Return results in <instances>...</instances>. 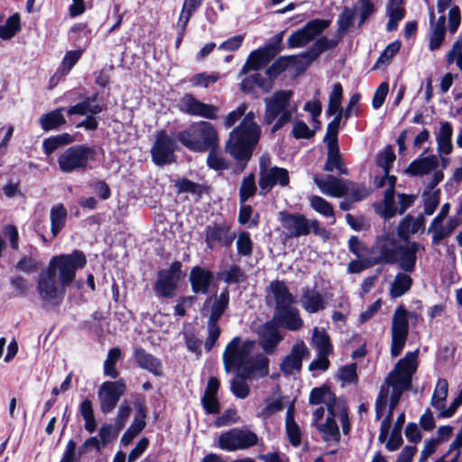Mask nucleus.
Segmentation results:
<instances>
[{"label":"nucleus","mask_w":462,"mask_h":462,"mask_svg":"<svg viewBox=\"0 0 462 462\" xmlns=\"http://www.w3.org/2000/svg\"><path fill=\"white\" fill-rule=\"evenodd\" d=\"M312 342L316 346L318 353L333 354L334 348L329 335L324 330L314 328L312 333Z\"/></svg>","instance_id":"a19ab883"},{"label":"nucleus","mask_w":462,"mask_h":462,"mask_svg":"<svg viewBox=\"0 0 462 462\" xmlns=\"http://www.w3.org/2000/svg\"><path fill=\"white\" fill-rule=\"evenodd\" d=\"M331 393H334L331 391V388L327 383H324L319 387H314L309 396V403L310 405H319L324 402L326 396L328 397V400H331Z\"/></svg>","instance_id":"4d7b16f0"},{"label":"nucleus","mask_w":462,"mask_h":462,"mask_svg":"<svg viewBox=\"0 0 462 462\" xmlns=\"http://www.w3.org/2000/svg\"><path fill=\"white\" fill-rule=\"evenodd\" d=\"M317 429L319 432H322L324 434L323 439L325 441L328 440V436L337 442H339L340 432L335 419L327 418L326 422L324 424L317 425Z\"/></svg>","instance_id":"5fc2aeb1"},{"label":"nucleus","mask_w":462,"mask_h":462,"mask_svg":"<svg viewBox=\"0 0 462 462\" xmlns=\"http://www.w3.org/2000/svg\"><path fill=\"white\" fill-rule=\"evenodd\" d=\"M236 237V232L231 230V226L226 221L213 222L205 227V243L210 250L217 246L229 248Z\"/></svg>","instance_id":"9b49d317"},{"label":"nucleus","mask_w":462,"mask_h":462,"mask_svg":"<svg viewBox=\"0 0 462 462\" xmlns=\"http://www.w3.org/2000/svg\"><path fill=\"white\" fill-rule=\"evenodd\" d=\"M174 187L178 193L189 192L201 197L203 193L208 192V188L206 185L196 183L187 178H180L175 180Z\"/></svg>","instance_id":"37998d69"},{"label":"nucleus","mask_w":462,"mask_h":462,"mask_svg":"<svg viewBox=\"0 0 462 462\" xmlns=\"http://www.w3.org/2000/svg\"><path fill=\"white\" fill-rule=\"evenodd\" d=\"M417 320L419 315L415 311L407 310L402 304L398 306L393 313L391 328V356H399L406 344L409 336V320Z\"/></svg>","instance_id":"0eeeda50"},{"label":"nucleus","mask_w":462,"mask_h":462,"mask_svg":"<svg viewBox=\"0 0 462 462\" xmlns=\"http://www.w3.org/2000/svg\"><path fill=\"white\" fill-rule=\"evenodd\" d=\"M279 324L276 323V317L271 320L264 322L261 328L259 334V344L263 350L271 355L274 353L278 345L283 339L282 334L279 332Z\"/></svg>","instance_id":"a211bd4d"},{"label":"nucleus","mask_w":462,"mask_h":462,"mask_svg":"<svg viewBox=\"0 0 462 462\" xmlns=\"http://www.w3.org/2000/svg\"><path fill=\"white\" fill-rule=\"evenodd\" d=\"M343 116L340 114L336 115L334 118L328 124L327 132L323 142L327 144H338V131Z\"/></svg>","instance_id":"864d4df0"},{"label":"nucleus","mask_w":462,"mask_h":462,"mask_svg":"<svg viewBox=\"0 0 462 462\" xmlns=\"http://www.w3.org/2000/svg\"><path fill=\"white\" fill-rule=\"evenodd\" d=\"M440 190L425 191L423 193V214L426 216L432 215L439 204Z\"/></svg>","instance_id":"052dcab7"},{"label":"nucleus","mask_w":462,"mask_h":462,"mask_svg":"<svg viewBox=\"0 0 462 462\" xmlns=\"http://www.w3.org/2000/svg\"><path fill=\"white\" fill-rule=\"evenodd\" d=\"M398 262L399 266L402 271L407 273H411L414 272L417 262V255L411 254L405 250H400Z\"/></svg>","instance_id":"338daca9"},{"label":"nucleus","mask_w":462,"mask_h":462,"mask_svg":"<svg viewBox=\"0 0 462 462\" xmlns=\"http://www.w3.org/2000/svg\"><path fill=\"white\" fill-rule=\"evenodd\" d=\"M317 186L325 193L336 198H341L347 194L346 188V180L327 175L326 180H315Z\"/></svg>","instance_id":"b1692460"},{"label":"nucleus","mask_w":462,"mask_h":462,"mask_svg":"<svg viewBox=\"0 0 462 462\" xmlns=\"http://www.w3.org/2000/svg\"><path fill=\"white\" fill-rule=\"evenodd\" d=\"M67 210L63 204H58L51 209V231L52 236L57 235L64 227L67 219Z\"/></svg>","instance_id":"4c0bfd02"},{"label":"nucleus","mask_w":462,"mask_h":462,"mask_svg":"<svg viewBox=\"0 0 462 462\" xmlns=\"http://www.w3.org/2000/svg\"><path fill=\"white\" fill-rule=\"evenodd\" d=\"M412 285V279L407 273H399L396 274L390 288L392 298H400L405 294Z\"/></svg>","instance_id":"58836bf2"},{"label":"nucleus","mask_w":462,"mask_h":462,"mask_svg":"<svg viewBox=\"0 0 462 462\" xmlns=\"http://www.w3.org/2000/svg\"><path fill=\"white\" fill-rule=\"evenodd\" d=\"M355 14V10H352L348 7L344 8L343 12L339 14L337 19V32L339 35L347 32L349 28L353 25Z\"/></svg>","instance_id":"0e129e2a"},{"label":"nucleus","mask_w":462,"mask_h":462,"mask_svg":"<svg viewBox=\"0 0 462 462\" xmlns=\"http://www.w3.org/2000/svg\"><path fill=\"white\" fill-rule=\"evenodd\" d=\"M243 371L251 377L256 371L265 376L269 373V359L263 354H258L254 359L251 357V362L244 367Z\"/></svg>","instance_id":"09e8293b"},{"label":"nucleus","mask_w":462,"mask_h":462,"mask_svg":"<svg viewBox=\"0 0 462 462\" xmlns=\"http://www.w3.org/2000/svg\"><path fill=\"white\" fill-rule=\"evenodd\" d=\"M208 337L206 338L204 346L207 352H210L216 346L220 334L221 328L217 323L207 322Z\"/></svg>","instance_id":"e2e57ef3"},{"label":"nucleus","mask_w":462,"mask_h":462,"mask_svg":"<svg viewBox=\"0 0 462 462\" xmlns=\"http://www.w3.org/2000/svg\"><path fill=\"white\" fill-rule=\"evenodd\" d=\"M257 192L255 184V176L253 172L248 173L242 180L239 189V202L245 203L249 199L253 198Z\"/></svg>","instance_id":"c03bdc74"},{"label":"nucleus","mask_w":462,"mask_h":462,"mask_svg":"<svg viewBox=\"0 0 462 462\" xmlns=\"http://www.w3.org/2000/svg\"><path fill=\"white\" fill-rule=\"evenodd\" d=\"M64 110L65 107L60 106L43 114L39 119V123L42 130L49 132L64 125L66 124V119L62 114Z\"/></svg>","instance_id":"cd10ccee"},{"label":"nucleus","mask_w":462,"mask_h":462,"mask_svg":"<svg viewBox=\"0 0 462 462\" xmlns=\"http://www.w3.org/2000/svg\"><path fill=\"white\" fill-rule=\"evenodd\" d=\"M176 139L193 152H205L219 147L218 134L212 123L199 121L176 134Z\"/></svg>","instance_id":"f03ea898"},{"label":"nucleus","mask_w":462,"mask_h":462,"mask_svg":"<svg viewBox=\"0 0 462 462\" xmlns=\"http://www.w3.org/2000/svg\"><path fill=\"white\" fill-rule=\"evenodd\" d=\"M258 436L252 430L231 429L219 436L218 447L223 450L246 449L258 444Z\"/></svg>","instance_id":"9d476101"},{"label":"nucleus","mask_w":462,"mask_h":462,"mask_svg":"<svg viewBox=\"0 0 462 462\" xmlns=\"http://www.w3.org/2000/svg\"><path fill=\"white\" fill-rule=\"evenodd\" d=\"M384 175L388 182V188L384 191L383 203L374 204V210L384 220H390L396 216L394 196L397 178L389 173L387 175L384 173Z\"/></svg>","instance_id":"6ab92c4d"},{"label":"nucleus","mask_w":462,"mask_h":462,"mask_svg":"<svg viewBox=\"0 0 462 462\" xmlns=\"http://www.w3.org/2000/svg\"><path fill=\"white\" fill-rule=\"evenodd\" d=\"M273 317H276V323L279 324V327L291 331H297L304 325L298 309L291 306L276 310Z\"/></svg>","instance_id":"412c9836"},{"label":"nucleus","mask_w":462,"mask_h":462,"mask_svg":"<svg viewBox=\"0 0 462 462\" xmlns=\"http://www.w3.org/2000/svg\"><path fill=\"white\" fill-rule=\"evenodd\" d=\"M125 390L126 384L123 380L104 382L98 391L101 411L105 414L111 412Z\"/></svg>","instance_id":"ddd939ff"},{"label":"nucleus","mask_w":462,"mask_h":462,"mask_svg":"<svg viewBox=\"0 0 462 462\" xmlns=\"http://www.w3.org/2000/svg\"><path fill=\"white\" fill-rule=\"evenodd\" d=\"M40 267L39 262L32 255H23L15 264V269L26 273H33Z\"/></svg>","instance_id":"774afa93"},{"label":"nucleus","mask_w":462,"mask_h":462,"mask_svg":"<svg viewBox=\"0 0 462 462\" xmlns=\"http://www.w3.org/2000/svg\"><path fill=\"white\" fill-rule=\"evenodd\" d=\"M96 155L97 151L94 146L72 145L58 157V165L63 173H71L77 171H85L89 161H94Z\"/></svg>","instance_id":"423d86ee"},{"label":"nucleus","mask_w":462,"mask_h":462,"mask_svg":"<svg viewBox=\"0 0 462 462\" xmlns=\"http://www.w3.org/2000/svg\"><path fill=\"white\" fill-rule=\"evenodd\" d=\"M327 145V161L323 166V171L331 172L334 170H337L340 174L348 175L349 171L344 163L338 144L332 145L328 143Z\"/></svg>","instance_id":"393cba45"},{"label":"nucleus","mask_w":462,"mask_h":462,"mask_svg":"<svg viewBox=\"0 0 462 462\" xmlns=\"http://www.w3.org/2000/svg\"><path fill=\"white\" fill-rule=\"evenodd\" d=\"M186 276L182 263L173 261L168 269L159 270L153 283V291L160 298L172 299L176 295L180 282Z\"/></svg>","instance_id":"6e6552de"},{"label":"nucleus","mask_w":462,"mask_h":462,"mask_svg":"<svg viewBox=\"0 0 462 462\" xmlns=\"http://www.w3.org/2000/svg\"><path fill=\"white\" fill-rule=\"evenodd\" d=\"M120 430L113 424H104L100 427L98 437L100 439L102 447H106L112 440L116 439Z\"/></svg>","instance_id":"69168bd1"},{"label":"nucleus","mask_w":462,"mask_h":462,"mask_svg":"<svg viewBox=\"0 0 462 462\" xmlns=\"http://www.w3.org/2000/svg\"><path fill=\"white\" fill-rule=\"evenodd\" d=\"M270 290L276 302L275 310L289 307L294 302V297L290 292L283 281H273L270 283Z\"/></svg>","instance_id":"a878e982"},{"label":"nucleus","mask_w":462,"mask_h":462,"mask_svg":"<svg viewBox=\"0 0 462 462\" xmlns=\"http://www.w3.org/2000/svg\"><path fill=\"white\" fill-rule=\"evenodd\" d=\"M214 297L215 300L210 308V314L208 321L218 324L221 317L229 306L230 296L228 287H226L217 297L216 294Z\"/></svg>","instance_id":"bb28decb"},{"label":"nucleus","mask_w":462,"mask_h":462,"mask_svg":"<svg viewBox=\"0 0 462 462\" xmlns=\"http://www.w3.org/2000/svg\"><path fill=\"white\" fill-rule=\"evenodd\" d=\"M402 395L397 394V393H392L389 400V409L385 418L383 420L380 427V433L378 436V441L380 443H384L389 435V430L391 428L393 411L398 405Z\"/></svg>","instance_id":"473e14b6"},{"label":"nucleus","mask_w":462,"mask_h":462,"mask_svg":"<svg viewBox=\"0 0 462 462\" xmlns=\"http://www.w3.org/2000/svg\"><path fill=\"white\" fill-rule=\"evenodd\" d=\"M178 108L186 115L199 116L208 120H216L219 110L217 106L204 103L196 98L191 93H185L180 98Z\"/></svg>","instance_id":"f8f14e48"},{"label":"nucleus","mask_w":462,"mask_h":462,"mask_svg":"<svg viewBox=\"0 0 462 462\" xmlns=\"http://www.w3.org/2000/svg\"><path fill=\"white\" fill-rule=\"evenodd\" d=\"M87 263L85 253L79 249L71 254L52 256L46 270L39 275L37 291L41 299L52 306H59L67 288L74 282L76 272L84 268Z\"/></svg>","instance_id":"f257e3e1"},{"label":"nucleus","mask_w":462,"mask_h":462,"mask_svg":"<svg viewBox=\"0 0 462 462\" xmlns=\"http://www.w3.org/2000/svg\"><path fill=\"white\" fill-rule=\"evenodd\" d=\"M279 216L288 238L309 236L312 231L314 235L321 237L324 241L329 239V231L321 226L318 219L310 220L303 214L290 213L286 210L281 211Z\"/></svg>","instance_id":"7ed1b4c3"},{"label":"nucleus","mask_w":462,"mask_h":462,"mask_svg":"<svg viewBox=\"0 0 462 462\" xmlns=\"http://www.w3.org/2000/svg\"><path fill=\"white\" fill-rule=\"evenodd\" d=\"M237 254L240 256H251L254 250V243L247 231H242L236 240Z\"/></svg>","instance_id":"13d9d810"},{"label":"nucleus","mask_w":462,"mask_h":462,"mask_svg":"<svg viewBox=\"0 0 462 462\" xmlns=\"http://www.w3.org/2000/svg\"><path fill=\"white\" fill-rule=\"evenodd\" d=\"M297 60V56H281L276 59L265 70V74L272 79H275L279 75L287 69V68L294 64Z\"/></svg>","instance_id":"e433bc0d"},{"label":"nucleus","mask_w":462,"mask_h":462,"mask_svg":"<svg viewBox=\"0 0 462 462\" xmlns=\"http://www.w3.org/2000/svg\"><path fill=\"white\" fill-rule=\"evenodd\" d=\"M220 79L218 72L208 74L207 72L197 73L189 79V83L193 88H208L209 85L216 83Z\"/></svg>","instance_id":"6e6d98bb"},{"label":"nucleus","mask_w":462,"mask_h":462,"mask_svg":"<svg viewBox=\"0 0 462 462\" xmlns=\"http://www.w3.org/2000/svg\"><path fill=\"white\" fill-rule=\"evenodd\" d=\"M290 183L289 171L285 168L273 166L259 172V195L265 197L276 185L286 187Z\"/></svg>","instance_id":"2eb2a0df"},{"label":"nucleus","mask_w":462,"mask_h":462,"mask_svg":"<svg viewBox=\"0 0 462 462\" xmlns=\"http://www.w3.org/2000/svg\"><path fill=\"white\" fill-rule=\"evenodd\" d=\"M122 356V351L119 347L116 346L109 349L106 359L104 362V374L112 379H116L119 376V372L116 369V363Z\"/></svg>","instance_id":"79ce46f5"},{"label":"nucleus","mask_w":462,"mask_h":462,"mask_svg":"<svg viewBox=\"0 0 462 462\" xmlns=\"http://www.w3.org/2000/svg\"><path fill=\"white\" fill-rule=\"evenodd\" d=\"M310 207L324 217H334V208L331 203L320 196L314 195L310 199Z\"/></svg>","instance_id":"bf43d9fd"},{"label":"nucleus","mask_w":462,"mask_h":462,"mask_svg":"<svg viewBox=\"0 0 462 462\" xmlns=\"http://www.w3.org/2000/svg\"><path fill=\"white\" fill-rule=\"evenodd\" d=\"M387 385L393 387V393L402 395L403 392L409 391L412 386V377L402 374L401 372H395L393 368L385 379Z\"/></svg>","instance_id":"c85d7f7f"},{"label":"nucleus","mask_w":462,"mask_h":462,"mask_svg":"<svg viewBox=\"0 0 462 462\" xmlns=\"http://www.w3.org/2000/svg\"><path fill=\"white\" fill-rule=\"evenodd\" d=\"M250 378L243 370L236 371V376L230 381V391L236 398L245 399L249 395L250 387L246 381Z\"/></svg>","instance_id":"f704fd0d"},{"label":"nucleus","mask_w":462,"mask_h":462,"mask_svg":"<svg viewBox=\"0 0 462 462\" xmlns=\"http://www.w3.org/2000/svg\"><path fill=\"white\" fill-rule=\"evenodd\" d=\"M346 188L347 189L346 196L353 201L364 200L371 193L365 183H356L349 180H346Z\"/></svg>","instance_id":"3c124183"},{"label":"nucleus","mask_w":462,"mask_h":462,"mask_svg":"<svg viewBox=\"0 0 462 462\" xmlns=\"http://www.w3.org/2000/svg\"><path fill=\"white\" fill-rule=\"evenodd\" d=\"M343 87L341 83L337 82L333 85L332 91L329 94L328 105L326 110L327 116L340 114L343 116Z\"/></svg>","instance_id":"72a5a7b5"},{"label":"nucleus","mask_w":462,"mask_h":462,"mask_svg":"<svg viewBox=\"0 0 462 462\" xmlns=\"http://www.w3.org/2000/svg\"><path fill=\"white\" fill-rule=\"evenodd\" d=\"M208 152L207 165L209 169L217 171L229 169L230 162L221 155L218 148H212L208 150Z\"/></svg>","instance_id":"8fccbe9b"},{"label":"nucleus","mask_w":462,"mask_h":462,"mask_svg":"<svg viewBox=\"0 0 462 462\" xmlns=\"http://www.w3.org/2000/svg\"><path fill=\"white\" fill-rule=\"evenodd\" d=\"M396 156L393 149L391 145H387L384 150L377 156V164L383 168V172L390 173L393 167V163L395 161Z\"/></svg>","instance_id":"680f3d73"},{"label":"nucleus","mask_w":462,"mask_h":462,"mask_svg":"<svg viewBox=\"0 0 462 462\" xmlns=\"http://www.w3.org/2000/svg\"><path fill=\"white\" fill-rule=\"evenodd\" d=\"M291 96L292 92L291 90H278L270 98L265 99L263 116L265 125H272L284 111H290L288 106Z\"/></svg>","instance_id":"dca6fc26"},{"label":"nucleus","mask_w":462,"mask_h":462,"mask_svg":"<svg viewBox=\"0 0 462 462\" xmlns=\"http://www.w3.org/2000/svg\"><path fill=\"white\" fill-rule=\"evenodd\" d=\"M439 166V161L435 155L423 156L413 160L405 169L404 172L409 176L418 177L428 175Z\"/></svg>","instance_id":"4be33fe9"},{"label":"nucleus","mask_w":462,"mask_h":462,"mask_svg":"<svg viewBox=\"0 0 462 462\" xmlns=\"http://www.w3.org/2000/svg\"><path fill=\"white\" fill-rule=\"evenodd\" d=\"M213 280L214 273L200 265H195L189 271V281L191 291L195 294H208Z\"/></svg>","instance_id":"aec40b11"},{"label":"nucleus","mask_w":462,"mask_h":462,"mask_svg":"<svg viewBox=\"0 0 462 462\" xmlns=\"http://www.w3.org/2000/svg\"><path fill=\"white\" fill-rule=\"evenodd\" d=\"M310 356V350L303 340L297 341L291 347L290 354L282 359L280 369L286 375H291L295 371L302 368V361Z\"/></svg>","instance_id":"f3484780"},{"label":"nucleus","mask_w":462,"mask_h":462,"mask_svg":"<svg viewBox=\"0 0 462 462\" xmlns=\"http://www.w3.org/2000/svg\"><path fill=\"white\" fill-rule=\"evenodd\" d=\"M217 277L222 279L227 284H237L246 279L242 268L235 263L231 264L227 270L217 273Z\"/></svg>","instance_id":"49530a36"},{"label":"nucleus","mask_w":462,"mask_h":462,"mask_svg":"<svg viewBox=\"0 0 462 462\" xmlns=\"http://www.w3.org/2000/svg\"><path fill=\"white\" fill-rule=\"evenodd\" d=\"M177 142L176 136L169 135L165 130L158 131L151 148L152 162L161 167L175 162V152L180 150Z\"/></svg>","instance_id":"1a4fd4ad"},{"label":"nucleus","mask_w":462,"mask_h":462,"mask_svg":"<svg viewBox=\"0 0 462 462\" xmlns=\"http://www.w3.org/2000/svg\"><path fill=\"white\" fill-rule=\"evenodd\" d=\"M330 23V20L316 18L309 21L302 29L305 31L310 42H312L317 36L321 35L322 32L329 27Z\"/></svg>","instance_id":"de8ad7c7"},{"label":"nucleus","mask_w":462,"mask_h":462,"mask_svg":"<svg viewBox=\"0 0 462 462\" xmlns=\"http://www.w3.org/2000/svg\"><path fill=\"white\" fill-rule=\"evenodd\" d=\"M401 47L402 42L400 40H395L389 43L378 57L373 67V70L379 69L383 64L390 63L393 58L399 52Z\"/></svg>","instance_id":"603ef678"},{"label":"nucleus","mask_w":462,"mask_h":462,"mask_svg":"<svg viewBox=\"0 0 462 462\" xmlns=\"http://www.w3.org/2000/svg\"><path fill=\"white\" fill-rule=\"evenodd\" d=\"M78 411L84 420V429L88 433H94L97 429V421L95 417L92 401L85 398L79 403Z\"/></svg>","instance_id":"c756f323"},{"label":"nucleus","mask_w":462,"mask_h":462,"mask_svg":"<svg viewBox=\"0 0 462 462\" xmlns=\"http://www.w3.org/2000/svg\"><path fill=\"white\" fill-rule=\"evenodd\" d=\"M273 60L272 54H269L268 49L263 47L250 52L247 60L251 64L252 70L257 71L265 67Z\"/></svg>","instance_id":"a18cd8bd"},{"label":"nucleus","mask_w":462,"mask_h":462,"mask_svg":"<svg viewBox=\"0 0 462 462\" xmlns=\"http://www.w3.org/2000/svg\"><path fill=\"white\" fill-rule=\"evenodd\" d=\"M134 359L137 365L144 370L149 371L156 376H162V365L160 359L156 358L153 355L147 353L143 347H135L134 349Z\"/></svg>","instance_id":"5701e85b"},{"label":"nucleus","mask_w":462,"mask_h":462,"mask_svg":"<svg viewBox=\"0 0 462 462\" xmlns=\"http://www.w3.org/2000/svg\"><path fill=\"white\" fill-rule=\"evenodd\" d=\"M255 344V340L242 341L240 337H233L227 343L222 356L225 372L229 374L234 370L242 371L251 362Z\"/></svg>","instance_id":"39448f33"},{"label":"nucleus","mask_w":462,"mask_h":462,"mask_svg":"<svg viewBox=\"0 0 462 462\" xmlns=\"http://www.w3.org/2000/svg\"><path fill=\"white\" fill-rule=\"evenodd\" d=\"M405 422V414L402 412L398 415L395 423L392 429L388 440H385V448L388 451H395L403 444L402 437V426Z\"/></svg>","instance_id":"2f4dec72"},{"label":"nucleus","mask_w":462,"mask_h":462,"mask_svg":"<svg viewBox=\"0 0 462 462\" xmlns=\"http://www.w3.org/2000/svg\"><path fill=\"white\" fill-rule=\"evenodd\" d=\"M261 136L257 133L241 131L240 128H234L225 144L226 152L232 156L241 171L245 170L252 159L254 151Z\"/></svg>","instance_id":"20e7f679"},{"label":"nucleus","mask_w":462,"mask_h":462,"mask_svg":"<svg viewBox=\"0 0 462 462\" xmlns=\"http://www.w3.org/2000/svg\"><path fill=\"white\" fill-rule=\"evenodd\" d=\"M302 305L309 313H316L326 307V301L320 292L307 289L302 294Z\"/></svg>","instance_id":"7c9ffc66"},{"label":"nucleus","mask_w":462,"mask_h":462,"mask_svg":"<svg viewBox=\"0 0 462 462\" xmlns=\"http://www.w3.org/2000/svg\"><path fill=\"white\" fill-rule=\"evenodd\" d=\"M418 350L406 353L404 357L401 358L396 363L394 366L395 372H401L402 374L412 377V375L416 373L418 367Z\"/></svg>","instance_id":"c9c22d12"},{"label":"nucleus","mask_w":462,"mask_h":462,"mask_svg":"<svg viewBox=\"0 0 462 462\" xmlns=\"http://www.w3.org/2000/svg\"><path fill=\"white\" fill-rule=\"evenodd\" d=\"M399 246H401V245L398 241L389 235L378 236L373 245V250L378 252L379 255L372 259V263L376 265L379 263L394 264L398 263Z\"/></svg>","instance_id":"4468645a"},{"label":"nucleus","mask_w":462,"mask_h":462,"mask_svg":"<svg viewBox=\"0 0 462 462\" xmlns=\"http://www.w3.org/2000/svg\"><path fill=\"white\" fill-rule=\"evenodd\" d=\"M21 27V17L19 13H14L10 15L5 24L0 25V39L10 40L20 32Z\"/></svg>","instance_id":"ea45409f"}]
</instances>
